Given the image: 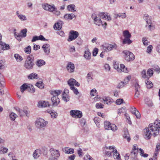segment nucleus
<instances>
[{"mask_svg":"<svg viewBox=\"0 0 160 160\" xmlns=\"http://www.w3.org/2000/svg\"><path fill=\"white\" fill-rule=\"evenodd\" d=\"M151 130L153 132L152 135L155 137L158 135L160 131V121L156 120L153 123H150L148 128L143 130L144 138L147 140L150 139L152 136Z\"/></svg>","mask_w":160,"mask_h":160,"instance_id":"nucleus-1","label":"nucleus"},{"mask_svg":"<svg viewBox=\"0 0 160 160\" xmlns=\"http://www.w3.org/2000/svg\"><path fill=\"white\" fill-rule=\"evenodd\" d=\"M34 65V58L32 55L28 56L24 63V67L28 70L32 69Z\"/></svg>","mask_w":160,"mask_h":160,"instance_id":"nucleus-2","label":"nucleus"},{"mask_svg":"<svg viewBox=\"0 0 160 160\" xmlns=\"http://www.w3.org/2000/svg\"><path fill=\"white\" fill-rule=\"evenodd\" d=\"M42 7L45 10L48 11L53 12V13L57 16L60 14V12L57 10L54 4L50 5L48 3H45L42 4Z\"/></svg>","mask_w":160,"mask_h":160,"instance_id":"nucleus-3","label":"nucleus"},{"mask_svg":"<svg viewBox=\"0 0 160 160\" xmlns=\"http://www.w3.org/2000/svg\"><path fill=\"white\" fill-rule=\"evenodd\" d=\"M62 92L61 90H57L52 91L51 94L53 96L51 98V100L53 106H57L60 102V99L58 98V95Z\"/></svg>","mask_w":160,"mask_h":160,"instance_id":"nucleus-4","label":"nucleus"},{"mask_svg":"<svg viewBox=\"0 0 160 160\" xmlns=\"http://www.w3.org/2000/svg\"><path fill=\"white\" fill-rule=\"evenodd\" d=\"M125 59L128 62L132 61L134 59L135 57L132 52L127 50L123 51L122 52Z\"/></svg>","mask_w":160,"mask_h":160,"instance_id":"nucleus-5","label":"nucleus"},{"mask_svg":"<svg viewBox=\"0 0 160 160\" xmlns=\"http://www.w3.org/2000/svg\"><path fill=\"white\" fill-rule=\"evenodd\" d=\"M102 46L103 50L106 52L111 51L114 49H116L117 48V46L115 43H114L113 44L105 43L102 45Z\"/></svg>","mask_w":160,"mask_h":160,"instance_id":"nucleus-6","label":"nucleus"},{"mask_svg":"<svg viewBox=\"0 0 160 160\" xmlns=\"http://www.w3.org/2000/svg\"><path fill=\"white\" fill-rule=\"evenodd\" d=\"M79 36L78 32L74 30H71L69 34L68 38L67 40L68 42H71L76 39Z\"/></svg>","mask_w":160,"mask_h":160,"instance_id":"nucleus-7","label":"nucleus"},{"mask_svg":"<svg viewBox=\"0 0 160 160\" xmlns=\"http://www.w3.org/2000/svg\"><path fill=\"white\" fill-rule=\"evenodd\" d=\"M52 156L51 158H49V159L51 160H55L60 156V154L58 150L54 149L53 148H51L49 150Z\"/></svg>","mask_w":160,"mask_h":160,"instance_id":"nucleus-8","label":"nucleus"},{"mask_svg":"<svg viewBox=\"0 0 160 160\" xmlns=\"http://www.w3.org/2000/svg\"><path fill=\"white\" fill-rule=\"evenodd\" d=\"M48 122L42 118H40L36 121V125L38 128H41L45 127L47 124Z\"/></svg>","mask_w":160,"mask_h":160,"instance_id":"nucleus-9","label":"nucleus"},{"mask_svg":"<svg viewBox=\"0 0 160 160\" xmlns=\"http://www.w3.org/2000/svg\"><path fill=\"white\" fill-rule=\"evenodd\" d=\"M104 128L106 129L111 130L113 131L117 130V126L114 124H111L109 122L106 121L104 122Z\"/></svg>","mask_w":160,"mask_h":160,"instance_id":"nucleus-10","label":"nucleus"},{"mask_svg":"<svg viewBox=\"0 0 160 160\" xmlns=\"http://www.w3.org/2000/svg\"><path fill=\"white\" fill-rule=\"evenodd\" d=\"M70 113L72 117L75 118H80L82 116V112L78 110H72Z\"/></svg>","mask_w":160,"mask_h":160,"instance_id":"nucleus-11","label":"nucleus"},{"mask_svg":"<svg viewBox=\"0 0 160 160\" xmlns=\"http://www.w3.org/2000/svg\"><path fill=\"white\" fill-rule=\"evenodd\" d=\"M110 150H112V152L113 153V157L114 159L119 160L120 158V156L119 153L118 152L115 147L114 146H110L109 147Z\"/></svg>","mask_w":160,"mask_h":160,"instance_id":"nucleus-12","label":"nucleus"},{"mask_svg":"<svg viewBox=\"0 0 160 160\" xmlns=\"http://www.w3.org/2000/svg\"><path fill=\"white\" fill-rule=\"evenodd\" d=\"M14 108L18 112V114L20 116L26 115L27 117H29V114L28 113V112L27 110L25 109L22 110L18 107H14Z\"/></svg>","mask_w":160,"mask_h":160,"instance_id":"nucleus-13","label":"nucleus"},{"mask_svg":"<svg viewBox=\"0 0 160 160\" xmlns=\"http://www.w3.org/2000/svg\"><path fill=\"white\" fill-rule=\"evenodd\" d=\"M69 73H72L74 72L75 66L74 64L71 62H69L66 67Z\"/></svg>","mask_w":160,"mask_h":160,"instance_id":"nucleus-14","label":"nucleus"},{"mask_svg":"<svg viewBox=\"0 0 160 160\" xmlns=\"http://www.w3.org/2000/svg\"><path fill=\"white\" fill-rule=\"evenodd\" d=\"M50 105L48 102L42 100L39 101L38 104V106L39 108H42L49 107Z\"/></svg>","mask_w":160,"mask_h":160,"instance_id":"nucleus-15","label":"nucleus"},{"mask_svg":"<svg viewBox=\"0 0 160 160\" xmlns=\"http://www.w3.org/2000/svg\"><path fill=\"white\" fill-rule=\"evenodd\" d=\"M129 80V78L127 77L124 79V81H122L118 83L117 86V88H122L128 83Z\"/></svg>","mask_w":160,"mask_h":160,"instance_id":"nucleus-16","label":"nucleus"},{"mask_svg":"<svg viewBox=\"0 0 160 160\" xmlns=\"http://www.w3.org/2000/svg\"><path fill=\"white\" fill-rule=\"evenodd\" d=\"M131 112L134 114L137 118H139L140 117V114L137 109L134 107H131L130 109Z\"/></svg>","mask_w":160,"mask_h":160,"instance_id":"nucleus-17","label":"nucleus"},{"mask_svg":"<svg viewBox=\"0 0 160 160\" xmlns=\"http://www.w3.org/2000/svg\"><path fill=\"white\" fill-rule=\"evenodd\" d=\"M42 48H43L45 53L47 55H48L50 52V45L47 44H44Z\"/></svg>","mask_w":160,"mask_h":160,"instance_id":"nucleus-18","label":"nucleus"},{"mask_svg":"<svg viewBox=\"0 0 160 160\" xmlns=\"http://www.w3.org/2000/svg\"><path fill=\"white\" fill-rule=\"evenodd\" d=\"M63 22L62 21H59L57 23H55L54 26L53 28L55 30H59L62 28V25Z\"/></svg>","mask_w":160,"mask_h":160,"instance_id":"nucleus-19","label":"nucleus"},{"mask_svg":"<svg viewBox=\"0 0 160 160\" xmlns=\"http://www.w3.org/2000/svg\"><path fill=\"white\" fill-rule=\"evenodd\" d=\"M91 53L89 50L86 49L84 52V57L87 60H90L91 58Z\"/></svg>","mask_w":160,"mask_h":160,"instance_id":"nucleus-20","label":"nucleus"},{"mask_svg":"<svg viewBox=\"0 0 160 160\" xmlns=\"http://www.w3.org/2000/svg\"><path fill=\"white\" fill-rule=\"evenodd\" d=\"M41 151L40 149L36 150L34 152L33 156L35 158H38L41 155Z\"/></svg>","mask_w":160,"mask_h":160,"instance_id":"nucleus-21","label":"nucleus"},{"mask_svg":"<svg viewBox=\"0 0 160 160\" xmlns=\"http://www.w3.org/2000/svg\"><path fill=\"white\" fill-rule=\"evenodd\" d=\"M76 82V81L75 79L71 78L68 81V84L70 86V88H73Z\"/></svg>","mask_w":160,"mask_h":160,"instance_id":"nucleus-22","label":"nucleus"},{"mask_svg":"<svg viewBox=\"0 0 160 160\" xmlns=\"http://www.w3.org/2000/svg\"><path fill=\"white\" fill-rule=\"evenodd\" d=\"M123 137L124 138L127 139L128 142H129L131 140L130 136L128 133V130L127 128L124 129Z\"/></svg>","mask_w":160,"mask_h":160,"instance_id":"nucleus-23","label":"nucleus"},{"mask_svg":"<svg viewBox=\"0 0 160 160\" xmlns=\"http://www.w3.org/2000/svg\"><path fill=\"white\" fill-rule=\"evenodd\" d=\"M46 62L44 60L42 59H38L36 62V65L38 67L45 64Z\"/></svg>","mask_w":160,"mask_h":160,"instance_id":"nucleus-24","label":"nucleus"},{"mask_svg":"<svg viewBox=\"0 0 160 160\" xmlns=\"http://www.w3.org/2000/svg\"><path fill=\"white\" fill-rule=\"evenodd\" d=\"M63 151L67 154H72L74 152V150L73 148L68 147H66L63 149Z\"/></svg>","mask_w":160,"mask_h":160,"instance_id":"nucleus-25","label":"nucleus"},{"mask_svg":"<svg viewBox=\"0 0 160 160\" xmlns=\"http://www.w3.org/2000/svg\"><path fill=\"white\" fill-rule=\"evenodd\" d=\"M0 45H1L2 48L3 50H8L10 48L8 44H6L1 41H0Z\"/></svg>","mask_w":160,"mask_h":160,"instance_id":"nucleus-26","label":"nucleus"},{"mask_svg":"<svg viewBox=\"0 0 160 160\" xmlns=\"http://www.w3.org/2000/svg\"><path fill=\"white\" fill-rule=\"evenodd\" d=\"M147 23L148 25V28L149 31H152L154 30L155 28L154 26L152 25V21L151 20H148L147 21Z\"/></svg>","mask_w":160,"mask_h":160,"instance_id":"nucleus-27","label":"nucleus"},{"mask_svg":"<svg viewBox=\"0 0 160 160\" xmlns=\"http://www.w3.org/2000/svg\"><path fill=\"white\" fill-rule=\"evenodd\" d=\"M75 17V15L73 13L67 14L64 15V18L67 20H72L73 18Z\"/></svg>","mask_w":160,"mask_h":160,"instance_id":"nucleus-28","label":"nucleus"},{"mask_svg":"<svg viewBox=\"0 0 160 160\" xmlns=\"http://www.w3.org/2000/svg\"><path fill=\"white\" fill-rule=\"evenodd\" d=\"M75 7L74 5L72 4L68 5L67 8L69 11L73 12L76 11V9H75Z\"/></svg>","mask_w":160,"mask_h":160,"instance_id":"nucleus-29","label":"nucleus"},{"mask_svg":"<svg viewBox=\"0 0 160 160\" xmlns=\"http://www.w3.org/2000/svg\"><path fill=\"white\" fill-rule=\"evenodd\" d=\"M38 78V75L35 73H32L29 74L28 76V78L29 79H37Z\"/></svg>","mask_w":160,"mask_h":160,"instance_id":"nucleus-30","label":"nucleus"},{"mask_svg":"<svg viewBox=\"0 0 160 160\" xmlns=\"http://www.w3.org/2000/svg\"><path fill=\"white\" fill-rule=\"evenodd\" d=\"M123 35L125 38H130L131 36V34L129 32V31L127 30L123 31Z\"/></svg>","mask_w":160,"mask_h":160,"instance_id":"nucleus-31","label":"nucleus"},{"mask_svg":"<svg viewBox=\"0 0 160 160\" xmlns=\"http://www.w3.org/2000/svg\"><path fill=\"white\" fill-rule=\"evenodd\" d=\"M30 88V86H28L27 83H24L20 87L21 91L22 93L26 89Z\"/></svg>","mask_w":160,"mask_h":160,"instance_id":"nucleus-32","label":"nucleus"},{"mask_svg":"<svg viewBox=\"0 0 160 160\" xmlns=\"http://www.w3.org/2000/svg\"><path fill=\"white\" fill-rule=\"evenodd\" d=\"M16 14L18 18L22 21H25L27 19L26 16L20 14L19 13L18 11H17L16 12Z\"/></svg>","mask_w":160,"mask_h":160,"instance_id":"nucleus-33","label":"nucleus"},{"mask_svg":"<svg viewBox=\"0 0 160 160\" xmlns=\"http://www.w3.org/2000/svg\"><path fill=\"white\" fill-rule=\"evenodd\" d=\"M14 57L16 59L17 62H20L23 60L22 57L18 54L16 53L14 54Z\"/></svg>","mask_w":160,"mask_h":160,"instance_id":"nucleus-34","label":"nucleus"},{"mask_svg":"<svg viewBox=\"0 0 160 160\" xmlns=\"http://www.w3.org/2000/svg\"><path fill=\"white\" fill-rule=\"evenodd\" d=\"M48 112L51 114V117L52 118H55L57 116V113L54 110H50Z\"/></svg>","mask_w":160,"mask_h":160,"instance_id":"nucleus-35","label":"nucleus"},{"mask_svg":"<svg viewBox=\"0 0 160 160\" xmlns=\"http://www.w3.org/2000/svg\"><path fill=\"white\" fill-rule=\"evenodd\" d=\"M107 13H105L103 12H100L98 15V16L103 19L106 20V17Z\"/></svg>","mask_w":160,"mask_h":160,"instance_id":"nucleus-36","label":"nucleus"},{"mask_svg":"<svg viewBox=\"0 0 160 160\" xmlns=\"http://www.w3.org/2000/svg\"><path fill=\"white\" fill-rule=\"evenodd\" d=\"M139 151H140V154L142 157L144 158H147L148 156V154L144 153V151L143 149L141 148H139Z\"/></svg>","mask_w":160,"mask_h":160,"instance_id":"nucleus-37","label":"nucleus"},{"mask_svg":"<svg viewBox=\"0 0 160 160\" xmlns=\"http://www.w3.org/2000/svg\"><path fill=\"white\" fill-rule=\"evenodd\" d=\"M138 154V152L132 151L131 152V157L133 159H137V155Z\"/></svg>","mask_w":160,"mask_h":160,"instance_id":"nucleus-38","label":"nucleus"},{"mask_svg":"<svg viewBox=\"0 0 160 160\" xmlns=\"http://www.w3.org/2000/svg\"><path fill=\"white\" fill-rule=\"evenodd\" d=\"M18 117L17 115L15 113L12 112L9 115V117L11 119L12 121H14L15 118Z\"/></svg>","mask_w":160,"mask_h":160,"instance_id":"nucleus-39","label":"nucleus"},{"mask_svg":"<svg viewBox=\"0 0 160 160\" xmlns=\"http://www.w3.org/2000/svg\"><path fill=\"white\" fill-rule=\"evenodd\" d=\"M36 85L40 89H42L44 88V84L42 82H38L36 84Z\"/></svg>","mask_w":160,"mask_h":160,"instance_id":"nucleus-40","label":"nucleus"},{"mask_svg":"<svg viewBox=\"0 0 160 160\" xmlns=\"http://www.w3.org/2000/svg\"><path fill=\"white\" fill-rule=\"evenodd\" d=\"M119 70L125 72H127L128 71L127 68L122 64H120V68Z\"/></svg>","mask_w":160,"mask_h":160,"instance_id":"nucleus-41","label":"nucleus"},{"mask_svg":"<svg viewBox=\"0 0 160 160\" xmlns=\"http://www.w3.org/2000/svg\"><path fill=\"white\" fill-rule=\"evenodd\" d=\"M94 23L96 25L99 26L102 24V21L100 18H98L94 20Z\"/></svg>","mask_w":160,"mask_h":160,"instance_id":"nucleus-42","label":"nucleus"},{"mask_svg":"<svg viewBox=\"0 0 160 160\" xmlns=\"http://www.w3.org/2000/svg\"><path fill=\"white\" fill-rule=\"evenodd\" d=\"M146 83L147 86V88H148L150 89L153 87V84L152 82L149 81L148 80H147Z\"/></svg>","mask_w":160,"mask_h":160,"instance_id":"nucleus-43","label":"nucleus"},{"mask_svg":"<svg viewBox=\"0 0 160 160\" xmlns=\"http://www.w3.org/2000/svg\"><path fill=\"white\" fill-rule=\"evenodd\" d=\"M8 149L4 147H1L0 148V154H4L7 152Z\"/></svg>","mask_w":160,"mask_h":160,"instance_id":"nucleus-44","label":"nucleus"},{"mask_svg":"<svg viewBox=\"0 0 160 160\" xmlns=\"http://www.w3.org/2000/svg\"><path fill=\"white\" fill-rule=\"evenodd\" d=\"M48 150L47 148L43 147L42 148L41 151V153H42L44 156L47 155Z\"/></svg>","mask_w":160,"mask_h":160,"instance_id":"nucleus-45","label":"nucleus"},{"mask_svg":"<svg viewBox=\"0 0 160 160\" xmlns=\"http://www.w3.org/2000/svg\"><path fill=\"white\" fill-rule=\"evenodd\" d=\"M132 42V41L130 40V38H124L123 41L122 43L123 44H130Z\"/></svg>","mask_w":160,"mask_h":160,"instance_id":"nucleus-46","label":"nucleus"},{"mask_svg":"<svg viewBox=\"0 0 160 160\" xmlns=\"http://www.w3.org/2000/svg\"><path fill=\"white\" fill-rule=\"evenodd\" d=\"M31 47L30 46H28L25 48L24 49V52L27 54H30L31 53Z\"/></svg>","mask_w":160,"mask_h":160,"instance_id":"nucleus-47","label":"nucleus"},{"mask_svg":"<svg viewBox=\"0 0 160 160\" xmlns=\"http://www.w3.org/2000/svg\"><path fill=\"white\" fill-rule=\"evenodd\" d=\"M27 29L26 28L21 30V35H22V37L24 38L26 37L27 35Z\"/></svg>","mask_w":160,"mask_h":160,"instance_id":"nucleus-48","label":"nucleus"},{"mask_svg":"<svg viewBox=\"0 0 160 160\" xmlns=\"http://www.w3.org/2000/svg\"><path fill=\"white\" fill-rule=\"evenodd\" d=\"M126 107H123L120 109H118V114H120L121 113H123L125 112L126 111L125 110Z\"/></svg>","mask_w":160,"mask_h":160,"instance_id":"nucleus-49","label":"nucleus"},{"mask_svg":"<svg viewBox=\"0 0 160 160\" xmlns=\"http://www.w3.org/2000/svg\"><path fill=\"white\" fill-rule=\"evenodd\" d=\"M117 17L121 18H125L126 17V15L125 13H119L117 15V16L115 17L116 18H117Z\"/></svg>","mask_w":160,"mask_h":160,"instance_id":"nucleus-50","label":"nucleus"},{"mask_svg":"<svg viewBox=\"0 0 160 160\" xmlns=\"http://www.w3.org/2000/svg\"><path fill=\"white\" fill-rule=\"evenodd\" d=\"M147 74L149 75V77H151L153 74V70H152L151 68L149 69L147 72Z\"/></svg>","mask_w":160,"mask_h":160,"instance_id":"nucleus-51","label":"nucleus"},{"mask_svg":"<svg viewBox=\"0 0 160 160\" xmlns=\"http://www.w3.org/2000/svg\"><path fill=\"white\" fill-rule=\"evenodd\" d=\"M141 75L142 77L143 78H147L148 80H149V78L147 76L146 74V70H143L141 72Z\"/></svg>","mask_w":160,"mask_h":160,"instance_id":"nucleus-52","label":"nucleus"},{"mask_svg":"<svg viewBox=\"0 0 160 160\" xmlns=\"http://www.w3.org/2000/svg\"><path fill=\"white\" fill-rule=\"evenodd\" d=\"M142 42L143 44L145 46H147L148 45V41L147 38L146 37H143L142 38Z\"/></svg>","mask_w":160,"mask_h":160,"instance_id":"nucleus-53","label":"nucleus"},{"mask_svg":"<svg viewBox=\"0 0 160 160\" xmlns=\"http://www.w3.org/2000/svg\"><path fill=\"white\" fill-rule=\"evenodd\" d=\"M97 93V91L95 88L92 89L90 92V95L92 96H94L96 95Z\"/></svg>","mask_w":160,"mask_h":160,"instance_id":"nucleus-54","label":"nucleus"},{"mask_svg":"<svg viewBox=\"0 0 160 160\" xmlns=\"http://www.w3.org/2000/svg\"><path fill=\"white\" fill-rule=\"evenodd\" d=\"M82 40L81 38H78L76 41L75 42L76 43L77 45H80L82 43Z\"/></svg>","mask_w":160,"mask_h":160,"instance_id":"nucleus-55","label":"nucleus"},{"mask_svg":"<svg viewBox=\"0 0 160 160\" xmlns=\"http://www.w3.org/2000/svg\"><path fill=\"white\" fill-rule=\"evenodd\" d=\"M123 99H118L116 100V103L117 105H120L121 103H123Z\"/></svg>","mask_w":160,"mask_h":160,"instance_id":"nucleus-56","label":"nucleus"},{"mask_svg":"<svg viewBox=\"0 0 160 160\" xmlns=\"http://www.w3.org/2000/svg\"><path fill=\"white\" fill-rule=\"evenodd\" d=\"M103 105L101 103H97L96 104V107L97 108H103Z\"/></svg>","mask_w":160,"mask_h":160,"instance_id":"nucleus-57","label":"nucleus"},{"mask_svg":"<svg viewBox=\"0 0 160 160\" xmlns=\"http://www.w3.org/2000/svg\"><path fill=\"white\" fill-rule=\"evenodd\" d=\"M152 49V45H150L148 47L147 50V52L148 53H150Z\"/></svg>","mask_w":160,"mask_h":160,"instance_id":"nucleus-58","label":"nucleus"},{"mask_svg":"<svg viewBox=\"0 0 160 160\" xmlns=\"http://www.w3.org/2000/svg\"><path fill=\"white\" fill-rule=\"evenodd\" d=\"M98 52V49L97 48H94L93 52V56H96Z\"/></svg>","mask_w":160,"mask_h":160,"instance_id":"nucleus-59","label":"nucleus"},{"mask_svg":"<svg viewBox=\"0 0 160 160\" xmlns=\"http://www.w3.org/2000/svg\"><path fill=\"white\" fill-rule=\"evenodd\" d=\"M74 92V93L76 95H78L79 92L77 88H76L74 87H73V88H70Z\"/></svg>","mask_w":160,"mask_h":160,"instance_id":"nucleus-60","label":"nucleus"},{"mask_svg":"<svg viewBox=\"0 0 160 160\" xmlns=\"http://www.w3.org/2000/svg\"><path fill=\"white\" fill-rule=\"evenodd\" d=\"M104 68L107 71H109L110 70V68L109 66V65L107 64H105L104 66Z\"/></svg>","mask_w":160,"mask_h":160,"instance_id":"nucleus-61","label":"nucleus"},{"mask_svg":"<svg viewBox=\"0 0 160 160\" xmlns=\"http://www.w3.org/2000/svg\"><path fill=\"white\" fill-rule=\"evenodd\" d=\"M38 37V40L44 41H47L48 40L44 38L43 36L42 35H40Z\"/></svg>","mask_w":160,"mask_h":160,"instance_id":"nucleus-62","label":"nucleus"},{"mask_svg":"<svg viewBox=\"0 0 160 160\" xmlns=\"http://www.w3.org/2000/svg\"><path fill=\"white\" fill-rule=\"evenodd\" d=\"M124 115L127 119L128 120V123L130 124H131V121L130 120V117L128 116V114L127 113H125L124 114Z\"/></svg>","mask_w":160,"mask_h":160,"instance_id":"nucleus-63","label":"nucleus"},{"mask_svg":"<svg viewBox=\"0 0 160 160\" xmlns=\"http://www.w3.org/2000/svg\"><path fill=\"white\" fill-rule=\"evenodd\" d=\"M91 157L88 154L86 155V157H84L83 158L84 160H90L91 159Z\"/></svg>","mask_w":160,"mask_h":160,"instance_id":"nucleus-64","label":"nucleus"}]
</instances>
